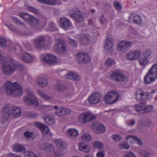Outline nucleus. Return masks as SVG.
Returning a JSON list of instances; mask_svg holds the SVG:
<instances>
[{"mask_svg": "<svg viewBox=\"0 0 157 157\" xmlns=\"http://www.w3.org/2000/svg\"><path fill=\"white\" fill-rule=\"evenodd\" d=\"M1 66L3 73L7 75L12 74L16 70L19 69L21 67V65L15 61H7L0 52V67Z\"/></svg>", "mask_w": 157, "mask_h": 157, "instance_id": "nucleus-1", "label": "nucleus"}, {"mask_svg": "<svg viewBox=\"0 0 157 157\" xmlns=\"http://www.w3.org/2000/svg\"><path fill=\"white\" fill-rule=\"evenodd\" d=\"M3 88L8 95L18 97L22 94V88L17 82L7 81L3 84Z\"/></svg>", "mask_w": 157, "mask_h": 157, "instance_id": "nucleus-2", "label": "nucleus"}, {"mask_svg": "<svg viewBox=\"0 0 157 157\" xmlns=\"http://www.w3.org/2000/svg\"><path fill=\"white\" fill-rule=\"evenodd\" d=\"M157 79V63L153 65L144 78L147 84H149Z\"/></svg>", "mask_w": 157, "mask_h": 157, "instance_id": "nucleus-3", "label": "nucleus"}, {"mask_svg": "<svg viewBox=\"0 0 157 157\" xmlns=\"http://www.w3.org/2000/svg\"><path fill=\"white\" fill-rule=\"evenodd\" d=\"M26 91V95L24 97V101L29 105H37L38 102L33 93L28 89H27Z\"/></svg>", "mask_w": 157, "mask_h": 157, "instance_id": "nucleus-4", "label": "nucleus"}, {"mask_svg": "<svg viewBox=\"0 0 157 157\" xmlns=\"http://www.w3.org/2000/svg\"><path fill=\"white\" fill-rule=\"evenodd\" d=\"M70 17L77 23H80L83 19L82 13L78 9H73L69 11Z\"/></svg>", "mask_w": 157, "mask_h": 157, "instance_id": "nucleus-5", "label": "nucleus"}, {"mask_svg": "<svg viewBox=\"0 0 157 157\" xmlns=\"http://www.w3.org/2000/svg\"><path fill=\"white\" fill-rule=\"evenodd\" d=\"M96 119V117L89 112H83L80 114L78 117V121L82 124H85Z\"/></svg>", "mask_w": 157, "mask_h": 157, "instance_id": "nucleus-6", "label": "nucleus"}, {"mask_svg": "<svg viewBox=\"0 0 157 157\" xmlns=\"http://www.w3.org/2000/svg\"><path fill=\"white\" fill-rule=\"evenodd\" d=\"M132 44V42L122 40L117 46V50L122 52H125L127 51L129 48L131 47Z\"/></svg>", "mask_w": 157, "mask_h": 157, "instance_id": "nucleus-7", "label": "nucleus"}, {"mask_svg": "<svg viewBox=\"0 0 157 157\" xmlns=\"http://www.w3.org/2000/svg\"><path fill=\"white\" fill-rule=\"evenodd\" d=\"M111 77L113 79L116 81L124 82L126 80V78L124 75L123 73L118 70L113 72L111 75Z\"/></svg>", "mask_w": 157, "mask_h": 157, "instance_id": "nucleus-8", "label": "nucleus"}, {"mask_svg": "<svg viewBox=\"0 0 157 157\" xmlns=\"http://www.w3.org/2000/svg\"><path fill=\"white\" fill-rule=\"evenodd\" d=\"M78 62L80 63L87 64L91 60V59L86 53L80 52L77 54Z\"/></svg>", "mask_w": 157, "mask_h": 157, "instance_id": "nucleus-9", "label": "nucleus"}, {"mask_svg": "<svg viewBox=\"0 0 157 157\" xmlns=\"http://www.w3.org/2000/svg\"><path fill=\"white\" fill-rule=\"evenodd\" d=\"M54 49L59 53L63 54L66 52V45L63 41L60 40L55 45Z\"/></svg>", "mask_w": 157, "mask_h": 157, "instance_id": "nucleus-10", "label": "nucleus"}, {"mask_svg": "<svg viewBox=\"0 0 157 157\" xmlns=\"http://www.w3.org/2000/svg\"><path fill=\"white\" fill-rule=\"evenodd\" d=\"M92 128L95 132L98 134L103 133L106 130L105 127L98 122H94Z\"/></svg>", "mask_w": 157, "mask_h": 157, "instance_id": "nucleus-11", "label": "nucleus"}, {"mask_svg": "<svg viewBox=\"0 0 157 157\" xmlns=\"http://www.w3.org/2000/svg\"><path fill=\"white\" fill-rule=\"evenodd\" d=\"M141 54L140 50H136L128 53L127 56L128 59L134 61L138 59L140 56Z\"/></svg>", "mask_w": 157, "mask_h": 157, "instance_id": "nucleus-12", "label": "nucleus"}, {"mask_svg": "<svg viewBox=\"0 0 157 157\" xmlns=\"http://www.w3.org/2000/svg\"><path fill=\"white\" fill-rule=\"evenodd\" d=\"M154 93V91H151L149 94L146 92L140 90H137L136 93V99L138 101H140L145 99L146 98H148L149 95Z\"/></svg>", "mask_w": 157, "mask_h": 157, "instance_id": "nucleus-13", "label": "nucleus"}, {"mask_svg": "<svg viewBox=\"0 0 157 157\" xmlns=\"http://www.w3.org/2000/svg\"><path fill=\"white\" fill-rule=\"evenodd\" d=\"M13 106L7 105L3 107L2 109V111L3 118V119L7 120L10 115L13 108Z\"/></svg>", "mask_w": 157, "mask_h": 157, "instance_id": "nucleus-14", "label": "nucleus"}, {"mask_svg": "<svg viewBox=\"0 0 157 157\" xmlns=\"http://www.w3.org/2000/svg\"><path fill=\"white\" fill-rule=\"evenodd\" d=\"M46 39L44 36H40L34 40L35 47L37 49H40L44 47V42Z\"/></svg>", "mask_w": 157, "mask_h": 157, "instance_id": "nucleus-15", "label": "nucleus"}, {"mask_svg": "<svg viewBox=\"0 0 157 157\" xmlns=\"http://www.w3.org/2000/svg\"><path fill=\"white\" fill-rule=\"evenodd\" d=\"M60 27L64 30H67L70 28L71 24L70 20L66 17H62L60 19Z\"/></svg>", "mask_w": 157, "mask_h": 157, "instance_id": "nucleus-16", "label": "nucleus"}, {"mask_svg": "<svg viewBox=\"0 0 157 157\" xmlns=\"http://www.w3.org/2000/svg\"><path fill=\"white\" fill-rule=\"evenodd\" d=\"M42 59L46 63L49 64L55 63L57 60L56 56L52 54H48L44 56L43 57Z\"/></svg>", "mask_w": 157, "mask_h": 157, "instance_id": "nucleus-17", "label": "nucleus"}, {"mask_svg": "<svg viewBox=\"0 0 157 157\" xmlns=\"http://www.w3.org/2000/svg\"><path fill=\"white\" fill-rule=\"evenodd\" d=\"M78 40L82 44L85 45L88 44L90 40V35L86 34H82L78 36Z\"/></svg>", "mask_w": 157, "mask_h": 157, "instance_id": "nucleus-18", "label": "nucleus"}, {"mask_svg": "<svg viewBox=\"0 0 157 157\" xmlns=\"http://www.w3.org/2000/svg\"><path fill=\"white\" fill-rule=\"evenodd\" d=\"M101 98V96L98 94H94L88 99L89 102L91 104H96L98 103Z\"/></svg>", "mask_w": 157, "mask_h": 157, "instance_id": "nucleus-19", "label": "nucleus"}, {"mask_svg": "<svg viewBox=\"0 0 157 157\" xmlns=\"http://www.w3.org/2000/svg\"><path fill=\"white\" fill-rule=\"evenodd\" d=\"M113 40L112 38H109L105 40V43L104 45L105 50L111 52L113 51Z\"/></svg>", "mask_w": 157, "mask_h": 157, "instance_id": "nucleus-20", "label": "nucleus"}, {"mask_svg": "<svg viewBox=\"0 0 157 157\" xmlns=\"http://www.w3.org/2000/svg\"><path fill=\"white\" fill-rule=\"evenodd\" d=\"M21 56L22 60L26 63H31L34 60V57L33 56L27 52L22 53Z\"/></svg>", "mask_w": 157, "mask_h": 157, "instance_id": "nucleus-21", "label": "nucleus"}, {"mask_svg": "<svg viewBox=\"0 0 157 157\" xmlns=\"http://www.w3.org/2000/svg\"><path fill=\"white\" fill-rule=\"evenodd\" d=\"M35 124L39 128L43 133L50 135V130L47 127L42 124L38 123H36Z\"/></svg>", "mask_w": 157, "mask_h": 157, "instance_id": "nucleus-22", "label": "nucleus"}, {"mask_svg": "<svg viewBox=\"0 0 157 157\" xmlns=\"http://www.w3.org/2000/svg\"><path fill=\"white\" fill-rule=\"evenodd\" d=\"M67 136L72 139H76L78 136V131L74 129L70 128L66 131Z\"/></svg>", "mask_w": 157, "mask_h": 157, "instance_id": "nucleus-23", "label": "nucleus"}, {"mask_svg": "<svg viewBox=\"0 0 157 157\" xmlns=\"http://www.w3.org/2000/svg\"><path fill=\"white\" fill-rule=\"evenodd\" d=\"M70 110L63 108H61L56 110L55 114L57 116H61L66 114H70Z\"/></svg>", "mask_w": 157, "mask_h": 157, "instance_id": "nucleus-24", "label": "nucleus"}, {"mask_svg": "<svg viewBox=\"0 0 157 157\" xmlns=\"http://www.w3.org/2000/svg\"><path fill=\"white\" fill-rule=\"evenodd\" d=\"M110 96L111 99L112 103L113 104L117 101L120 97L119 93L114 91H110Z\"/></svg>", "mask_w": 157, "mask_h": 157, "instance_id": "nucleus-25", "label": "nucleus"}, {"mask_svg": "<svg viewBox=\"0 0 157 157\" xmlns=\"http://www.w3.org/2000/svg\"><path fill=\"white\" fill-rule=\"evenodd\" d=\"M37 80L38 83V86L40 87H45L48 84V80L43 77H38Z\"/></svg>", "mask_w": 157, "mask_h": 157, "instance_id": "nucleus-26", "label": "nucleus"}, {"mask_svg": "<svg viewBox=\"0 0 157 157\" xmlns=\"http://www.w3.org/2000/svg\"><path fill=\"white\" fill-rule=\"evenodd\" d=\"M21 113L20 109L17 106H13L10 114L13 115V117L16 118L21 116Z\"/></svg>", "mask_w": 157, "mask_h": 157, "instance_id": "nucleus-27", "label": "nucleus"}, {"mask_svg": "<svg viewBox=\"0 0 157 157\" xmlns=\"http://www.w3.org/2000/svg\"><path fill=\"white\" fill-rule=\"evenodd\" d=\"M55 144L58 149L61 151H64L66 149L65 143L60 139L57 140L55 141Z\"/></svg>", "mask_w": 157, "mask_h": 157, "instance_id": "nucleus-28", "label": "nucleus"}, {"mask_svg": "<svg viewBox=\"0 0 157 157\" xmlns=\"http://www.w3.org/2000/svg\"><path fill=\"white\" fill-rule=\"evenodd\" d=\"M26 149L23 145L16 144L13 147V150L16 152H23L25 151Z\"/></svg>", "mask_w": 157, "mask_h": 157, "instance_id": "nucleus-29", "label": "nucleus"}, {"mask_svg": "<svg viewBox=\"0 0 157 157\" xmlns=\"http://www.w3.org/2000/svg\"><path fill=\"white\" fill-rule=\"evenodd\" d=\"M19 16L27 22H29L32 17V16L26 13H19Z\"/></svg>", "mask_w": 157, "mask_h": 157, "instance_id": "nucleus-30", "label": "nucleus"}, {"mask_svg": "<svg viewBox=\"0 0 157 157\" xmlns=\"http://www.w3.org/2000/svg\"><path fill=\"white\" fill-rule=\"evenodd\" d=\"M40 148L43 150L48 151L49 150L51 152L54 150L53 146L50 144L48 143H44L41 145Z\"/></svg>", "mask_w": 157, "mask_h": 157, "instance_id": "nucleus-31", "label": "nucleus"}, {"mask_svg": "<svg viewBox=\"0 0 157 157\" xmlns=\"http://www.w3.org/2000/svg\"><path fill=\"white\" fill-rule=\"evenodd\" d=\"M79 149L84 152H88L90 149L88 147L83 143H79L78 145Z\"/></svg>", "mask_w": 157, "mask_h": 157, "instance_id": "nucleus-32", "label": "nucleus"}, {"mask_svg": "<svg viewBox=\"0 0 157 157\" xmlns=\"http://www.w3.org/2000/svg\"><path fill=\"white\" fill-rule=\"evenodd\" d=\"M144 105H146V102L144 101H143L142 102H141L140 104H136L135 105V109L136 111L138 112H142L143 111V109L144 108Z\"/></svg>", "mask_w": 157, "mask_h": 157, "instance_id": "nucleus-33", "label": "nucleus"}, {"mask_svg": "<svg viewBox=\"0 0 157 157\" xmlns=\"http://www.w3.org/2000/svg\"><path fill=\"white\" fill-rule=\"evenodd\" d=\"M28 22L32 26H36L39 24L38 19L33 16Z\"/></svg>", "mask_w": 157, "mask_h": 157, "instance_id": "nucleus-34", "label": "nucleus"}, {"mask_svg": "<svg viewBox=\"0 0 157 157\" xmlns=\"http://www.w3.org/2000/svg\"><path fill=\"white\" fill-rule=\"evenodd\" d=\"M67 75V78L70 79H73L76 80H78L79 79L78 76L72 72H70L68 73Z\"/></svg>", "mask_w": 157, "mask_h": 157, "instance_id": "nucleus-35", "label": "nucleus"}, {"mask_svg": "<svg viewBox=\"0 0 157 157\" xmlns=\"http://www.w3.org/2000/svg\"><path fill=\"white\" fill-rule=\"evenodd\" d=\"M116 62L112 58H108L106 60L105 65L107 67H110L116 64Z\"/></svg>", "mask_w": 157, "mask_h": 157, "instance_id": "nucleus-36", "label": "nucleus"}, {"mask_svg": "<svg viewBox=\"0 0 157 157\" xmlns=\"http://www.w3.org/2000/svg\"><path fill=\"white\" fill-rule=\"evenodd\" d=\"M44 119L46 123L49 125H52L54 123V119L49 116H44Z\"/></svg>", "mask_w": 157, "mask_h": 157, "instance_id": "nucleus-37", "label": "nucleus"}, {"mask_svg": "<svg viewBox=\"0 0 157 157\" xmlns=\"http://www.w3.org/2000/svg\"><path fill=\"white\" fill-rule=\"evenodd\" d=\"M127 140L129 139V138H131L133 140H134L135 141H137L138 144L140 146H142L143 145V143L140 139L137 137L136 136L130 135L126 137Z\"/></svg>", "mask_w": 157, "mask_h": 157, "instance_id": "nucleus-38", "label": "nucleus"}, {"mask_svg": "<svg viewBox=\"0 0 157 157\" xmlns=\"http://www.w3.org/2000/svg\"><path fill=\"white\" fill-rule=\"evenodd\" d=\"M139 62L140 65L144 66L148 63L149 60L148 58L142 56L139 59Z\"/></svg>", "mask_w": 157, "mask_h": 157, "instance_id": "nucleus-39", "label": "nucleus"}, {"mask_svg": "<svg viewBox=\"0 0 157 157\" xmlns=\"http://www.w3.org/2000/svg\"><path fill=\"white\" fill-rule=\"evenodd\" d=\"M110 91L108 92L104 98V100L105 103L109 104H112L110 96Z\"/></svg>", "mask_w": 157, "mask_h": 157, "instance_id": "nucleus-40", "label": "nucleus"}, {"mask_svg": "<svg viewBox=\"0 0 157 157\" xmlns=\"http://www.w3.org/2000/svg\"><path fill=\"white\" fill-rule=\"evenodd\" d=\"M39 2L48 5H53L55 4L56 0H37Z\"/></svg>", "mask_w": 157, "mask_h": 157, "instance_id": "nucleus-41", "label": "nucleus"}, {"mask_svg": "<svg viewBox=\"0 0 157 157\" xmlns=\"http://www.w3.org/2000/svg\"><path fill=\"white\" fill-rule=\"evenodd\" d=\"M93 146L95 148L101 150L103 148V144L100 141H95L94 142Z\"/></svg>", "mask_w": 157, "mask_h": 157, "instance_id": "nucleus-42", "label": "nucleus"}, {"mask_svg": "<svg viewBox=\"0 0 157 157\" xmlns=\"http://www.w3.org/2000/svg\"><path fill=\"white\" fill-rule=\"evenodd\" d=\"M38 93L41 97L45 100H49L51 98L50 97L47 96L41 90H38Z\"/></svg>", "mask_w": 157, "mask_h": 157, "instance_id": "nucleus-43", "label": "nucleus"}, {"mask_svg": "<svg viewBox=\"0 0 157 157\" xmlns=\"http://www.w3.org/2000/svg\"><path fill=\"white\" fill-rule=\"evenodd\" d=\"M134 22L136 24L140 25L141 23V17L138 15L135 16L133 18Z\"/></svg>", "mask_w": 157, "mask_h": 157, "instance_id": "nucleus-44", "label": "nucleus"}, {"mask_svg": "<svg viewBox=\"0 0 157 157\" xmlns=\"http://www.w3.org/2000/svg\"><path fill=\"white\" fill-rule=\"evenodd\" d=\"M56 89L59 91H64L67 88L65 85L63 84H58L56 86Z\"/></svg>", "mask_w": 157, "mask_h": 157, "instance_id": "nucleus-45", "label": "nucleus"}, {"mask_svg": "<svg viewBox=\"0 0 157 157\" xmlns=\"http://www.w3.org/2000/svg\"><path fill=\"white\" fill-rule=\"evenodd\" d=\"M27 10L33 13L38 14L39 13V11L36 8L30 6H28L27 7Z\"/></svg>", "mask_w": 157, "mask_h": 157, "instance_id": "nucleus-46", "label": "nucleus"}, {"mask_svg": "<svg viewBox=\"0 0 157 157\" xmlns=\"http://www.w3.org/2000/svg\"><path fill=\"white\" fill-rule=\"evenodd\" d=\"M146 104L145 105H144V108L143 109V113H147L151 111L153 107L152 106L147 105L146 106Z\"/></svg>", "mask_w": 157, "mask_h": 157, "instance_id": "nucleus-47", "label": "nucleus"}, {"mask_svg": "<svg viewBox=\"0 0 157 157\" xmlns=\"http://www.w3.org/2000/svg\"><path fill=\"white\" fill-rule=\"evenodd\" d=\"M49 28L50 30L51 31H56L57 30V28L53 22H51L49 23Z\"/></svg>", "mask_w": 157, "mask_h": 157, "instance_id": "nucleus-48", "label": "nucleus"}, {"mask_svg": "<svg viewBox=\"0 0 157 157\" xmlns=\"http://www.w3.org/2000/svg\"><path fill=\"white\" fill-rule=\"evenodd\" d=\"M151 55V51L150 49L144 51L142 54V56L148 58Z\"/></svg>", "mask_w": 157, "mask_h": 157, "instance_id": "nucleus-49", "label": "nucleus"}, {"mask_svg": "<svg viewBox=\"0 0 157 157\" xmlns=\"http://www.w3.org/2000/svg\"><path fill=\"white\" fill-rule=\"evenodd\" d=\"M12 19H13V21L14 23L17 24L21 26H24V24L23 23L21 22V20L18 19L17 17H11Z\"/></svg>", "mask_w": 157, "mask_h": 157, "instance_id": "nucleus-50", "label": "nucleus"}, {"mask_svg": "<svg viewBox=\"0 0 157 157\" xmlns=\"http://www.w3.org/2000/svg\"><path fill=\"white\" fill-rule=\"evenodd\" d=\"M24 155L25 157H36V155L31 151H26L24 153Z\"/></svg>", "mask_w": 157, "mask_h": 157, "instance_id": "nucleus-51", "label": "nucleus"}, {"mask_svg": "<svg viewBox=\"0 0 157 157\" xmlns=\"http://www.w3.org/2000/svg\"><path fill=\"white\" fill-rule=\"evenodd\" d=\"M119 147L121 149H128L130 146L127 143H121L119 144L118 145Z\"/></svg>", "mask_w": 157, "mask_h": 157, "instance_id": "nucleus-52", "label": "nucleus"}, {"mask_svg": "<svg viewBox=\"0 0 157 157\" xmlns=\"http://www.w3.org/2000/svg\"><path fill=\"white\" fill-rule=\"evenodd\" d=\"M82 140L86 141H89L91 139V136L88 134H85L82 136Z\"/></svg>", "mask_w": 157, "mask_h": 157, "instance_id": "nucleus-53", "label": "nucleus"}, {"mask_svg": "<svg viewBox=\"0 0 157 157\" xmlns=\"http://www.w3.org/2000/svg\"><path fill=\"white\" fill-rule=\"evenodd\" d=\"M140 155L143 157H149L150 154L145 150H141L140 151Z\"/></svg>", "mask_w": 157, "mask_h": 157, "instance_id": "nucleus-54", "label": "nucleus"}, {"mask_svg": "<svg viewBox=\"0 0 157 157\" xmlns=\"http://www.w3.org/2000/svg\"><path fill=\"white\" fill-rule=\"evenodd\" d=\"M112 137L115 141L117 142L120 141L121 139V136L118 134L112 135Z\"/></svg>", "mask_w": 157, "mask_h": 157, "instance_id": "nucleus-55", "label": "nucleus"}, {"mask_svg": "<svg viewBox=\"0 0 157 157\" xmlns=\"http://www.w3.org/2000/svg\"><path fill=\"white\" fill-rule=\"evenodd\" d=\"M7 45L6 40L3 38H0V46L3 47Z\"/></svg>", "mask_w": 157, "mask_h": 157, "instance_id": "nucleus-56", "label": "nucleus"}, {"mask_svg": "<svg viewBox=\"0 0 157 157\" xmlns=\"http://www.w3.org/2000/svg\"><path fill=\"white\" fill-rule=\"evenodd\" d=\"M68 41L72 47L76 48L77 46V43L74 40L72 39H70Z\"/></svg>", "mask_w": 157, "mask_h": 157, "instance_id": "nucleus-57", "label": "nucleus"}, {"mask_svg": "<svg viewBox=\"0 0 157 157\" xmlns=\"http://www.w3.org/2000/svg\"><path fill=\"white\" fill-rule=\"evenodd\" d=\"M25 137L27 138H31L33 135V133L29 131H27L24 134Z\"/></svg>", "mask_w": 157, "mask_h": 157, "instance_id": "nucleus-58", "label": "nucleus"}, {"mask_svg": "<svg viewBox=\"0 0 157 157\" xmlns=\"http://www.w3.org/2000/svg\"><path fill=\"white\" fill-rule=\"evenodd\" d=\"M124 157H136V156L132 152L128 151L126 153Z\"/></svg>", "mask_w": 157, "mask_h": 157, "instance_id": "nucleus-59", "label": "nucleus"}, {"mask_svg": "<svg viewBox=\"0 0 157 157\" xmlns=\"http://www.w3.org/2000/svg\"><path fill=\"white\" fill-rule=\"evenodd\" d=\"M100 22L102 24H106L107 22V20L104 17V15L102 14L100 19Z\"/></svg>", "mask_w": 157, "mask_h": 157, "instance_id": "nucleus-60", "label": "nucleus"}, {"mask_svg": "<svg viewBox=\"0 0 157 157\" xmlns=\"http://www.w3.org/2000/svg\"><path fill=\"white\" fill-rule=\"evenodd\" d=\"M114 6L115 9L117 10H119L121 9V6L119 2H114Z\"/></svg>", "mask_w": 157, "mask_h": 157, "instance_id": "nucleus-61", "label": "nucleus"}, {"mask_svg": "<svg viewBox=\"0 0 157 157\" xmlns=\"http://www.w3.org/2000/svg\"><path fill=\"white\" fill-rule=\"evenodd\" d=\"M97 157H104L105 154L103 151H99L96 155Z\"/></svg>", "mask_w": 157, "mask_h": 157, "instance_id": "nucleus-62", "label": "nucleus"}, {"mask_svg": "<svg viewBox=\"0 0 157 157\" xmlns=\"http://www.w3.org/2000/svg\"><path fill=\"white\" fill-rule=\"evenodd\" d=\"M29 115L30 117L32 118L36 117L38 115V114L37 113H35L34 112H30Z\"/></svg>", "mask_w": 157, "mask_h": 157, "instance_id": "nucleus-63", "label": "nucleus"}, {"mask_svg": "<svg viewBox=\"0 0 157 157\" xmlns=\"http://www.w3.org/2000/svg\"><path fill=\"white\" fill-rule=\"evenodd\" d=\"M53 107L51 105H46L45 106V109L47 111H49L52 110Z\"/></svg>", "mask_w": 157, "mask_h": 157, "instance_id": "nucleus-64", "label": "nucleus"}]
</instances>
